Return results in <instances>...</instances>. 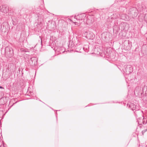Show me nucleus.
<instances>
[{"mask_svg":"<svg viewBox=\"0 0 147 147\" xmlns=\"http://www.w3.org/2000/svg\"><path fill=\"white\" fill-rule=\"evenodd\" d=\"M127 105H129V107L132 111L135 110V111H134V112L136 118L139 116L140 115L142 114V112L137 108L135 105L133 103H130L129 104H127Z\"/></svg>","mask_w":147,"mask_h":147,"instance_id":"obj_1","label":"nucleus"},{"mask_svg":"<svg viewBox=\"0 0 147 147\" xmlns=\"http://www.w3.org/2000/svg\"><path fill=\"white\" fill-rule=\"evenodd\" d=\"M86 16V15L84 13L78 15L77 16H75L74 18L76 19L77 21H78L79 23L74 22V23L76 25L79 26L81 23L84 21Z\"/></svg>","mask_w":147,"mask_h":147,"instance_id":"obj_2","label":"nucleus"},{"mask_svg":"<svg viewBox=\"0 0 147 147\" xmlns=\"http://www.w3.org/2000/svg\"><path fill=\"white\" fill-rule=\"evenodd\" d=\"M83 36L88 39L93 40L95 37V35L92 32L89 31L85 32L83 34Z\"/></svg>","mask_w":147,"mask_h":147,"instance_id":"obj_3","label":"nucleus"},{"mask_svg":"<svg viewBox=\"0 0 147 147\" xmlns=\"http://www.w3.org/2000/svg\"><path fill=\"white\" fill-rule=\"evenodd\" d=\"M123 71L126 74L129 75L133 71V68L130 65H126L124 66Z\"/></svg>","mask_w":147,"mask_h":147,"instance_id":"obj_4","label":"nucleus"},{"mask_svg":"<svg viewBox=\"0 0 147 147\" xmlns=\"http://www.w3.org/2000/svg\"><path fill=\"white\" fill-rule=\"evenodd\" d=\"M5 53L8 57H11L13 55L12 48L9 47H7L5 49Z\"/></svg>","mask_w":147,"mask_h":147,"instance_id":"obj_5","label":"nucleus"},{"mask_svg":"<svg viewBox=\"0 0 147 147\" xmlns=\"http://www.w3.org/2000/svg\"><path fill=\"white\" fill-rule=\"evenodd\" d=\"M142 114H141L142 115V117H140L138 118H137V122H138V123L141 124V123L142 122L144 124H146L147 122V118H144L143 116L142 115ZM140 115H139V116Z\"/></svg>","mask_w":147,"mask_h":147,"instance_id":"obj_6","label":"nucleus"},{"mask_svg":"<svg viewBox=\"0 0 147 147\" xmlns=\"http://www.w3.org/2000/svg\"><path fill=\"white\" fill-rule=\"evenodd\" d=\"M142 92H141V95L143 94L144 95L146 96L147 95V86H144L142 87Z\"/></svg>","mask_w":147,"mask_h":147,"instance_id":"obj_7","label":"nucleus"},{"mask_svg":"<svg viewBox=\"0 0 147 147\" xmlns=\"http://www.w3.org/2000/svg\"><path fill=\"white\" fill-rule=\"evenodd\" d=\"M141 92H142L139 86L136 87L134 91L135 95L138 96L139 95V94L140 93H141Z\"/></svg>","mask_w":147,"mask_h":147,"instance_id":"obj_8","label":"nucleus"},{"mask_svg":"<svg viewBox=\"0 0 147 147\" xmlns=\"http://www.w3.org/2000/svg\"><path fill=\"white\" fill-rule=\"evenodd\" d=\"M121 18V19L125 21H128L129 20V16L125 14H122Z\"/></svg>","mask_w":147,"mask_h":147,"instance_id":"obj_9","label":"nucleus"},{"mask_svg":"<svg viewBox=\"0 0 147 147\" xmlns=\"http://www.w3.org/2000/svg\"><path fill=\"white\" fill-rule=\"evenodd\" d=\"M5 7H3V6H0V10L2 12H3L5 13L6 12V11H5L4 9Z\"/></svg>","mask_w":147,"mask_h":147,"instance_id":"obj_10","label":"nucleus"},{"mask_svg":"<svg viewBox=\"0 0 147 147\" xmlns=\"http://www.w3.org/2000/svg\"><path fill=\"white\" fill-rule=\"evenodd\" d=\"M4 26H5V23L3 24V25H1V29L3 32H5V31L6 27H5V28H4Z\"/></svg>","mask_w":147,"mask_h":147,"instance_id":"obj_11","label":"nucleus"},{"mask_svg":"<svg viewBox=\"0 0 147 147\" xmlns=\"http://www.w3.org/2000/svg\"><path fill=\"white\" fill-rule=\"evenodd\" d=\"M0 89H4V88L3 87H2L1 86H0Z\"/></svg>","mask_w":147,"mask_h":147,"instance_id":"obj_12","label":"nucleus"},{"mask_svg":"<svg viewBox=\"0 0 147 147\" xmlns=\"http://www.w3.org/2000/svg\"><path fill=\"white\" fill-rule=\"evenodd\" d=\"M83 49H84V48H83Z\"/></svg>","mask_w":147,"mask_h":147,"instance_id":"obj_13","label":"nucleus"},{"mask_svg":"<svg viewBox=\"0 0 147 147\" xmlns=\"http://www.w3.org/2000/svg\"><path fill=\"white\" fill-rule=\"evenodd\" d=\"M146 131H147V129H146Z\"/></svg>","mask_w":147,"mask_h":147,"instance_id":"obj_14","label":"nucleus"},{"mask_svg":"<svg viewBox=\"0 0 147 147\" xmlns=\"http://www.w3.org/2000/svg\"><path fill=\"white\" fill-rule=\"evenodd\" d=\"M146 131H147V129H146Z\"/></svg>","mask_w":147,"mask_h":147,"instance_id":"obj_15","label":"nucleus"},{"mask_svg":"<svg viewBox=\"0 0 147 147\" xmlns=\"http://www.w3.org/2000/svg\"><path fill=\"white\" fill-rule=\"evenodd\" d=\"M144 47V46H143V48Z\"/></svg>","mask_w":147,"mask_h":147,"instance_id":"obj_16","label":"nucleus"}]
</instances>
